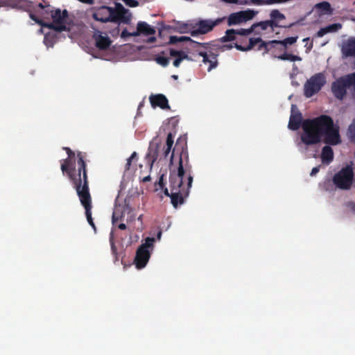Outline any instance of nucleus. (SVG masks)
<instances>
[{"instance_id":"nucleus-32","label":"nucleus","mask_w":355,"mask_h":355,"mask_svg":"<svg viewBox=\"0 0 355 355\" xmlns=\"http://www.w3.org/2000/svg\"><path fill=\"white\" fill-rule=\"evenodd\" d=\"M348 135L350 140L355 143V119L348 128Z\"/></svg>"},{"instance_id":"nucleus-36","label":"nucleus","mask_w":355,"mask_h":355,"mask_svg":"<svg viewBox=\"0 0 355 355\" xmlns=\"http://www.w3.org/2000/svg\"><path fill=\"white\" fill-rule=\"evenodd\" d=\"M169 54L171 56L180 58V56L187 55L184 51H177L173 49H170Z\"/></svg>"},{"instance_id":"nucleus-43","label":"nucleus","mask_w":355,"mask_h":355,"mask_svg":"<svg viewBox=\"0 0 355 355\" xmlns=\"http://www.w3.org/2000/svg\"><path fill=\"white\" fill-rule=\"evenodd\" d=\"M320 166L313 167L310 173L311 176H315L320 171Z\"/></svg>"},{"instance_id":"nucleus-44","label":"nucleus","mask_w":355,"mask_h":355,"mask_svg":"<svg viewBox=\"0 0 355 355\" xmlns=\"http://www.w3.org/2000/svg\"><path fill=\"white\" fill-rule=\"evenodd\" d=\"M78 1L82 3L89 4V5H92L94 3V0H78Z\"/></svg>"},{"instance_id":"nucleus-45","label":"nucleus","mask_w":355,"mask_h":355,"mask_svg":"<svg viewBox=\"0 0 355 355\" xmlns=\"http://www.w3.org/2000/svg\"><path fill=\"white\" fill-rule=\"evenodd\" d=\"M277 2H279V0H267L266 1V4H272V3H277Z\"/></svg>"},{"instance_id":"nucleus-2","label":"nucleus","mask_w":355,"mask_h":355,"mask_svg":"<svg viewBox=\"0 0 355 355\" xmlns=\"http://www.w3.org/2000/svg\"><path fill=\"white\" fill-rule=\"evenodd\" d=\"M288 128L297 130L302 126L300 135L302 142L311 146L323 141L328 145H337L341 142L339 130L334 125L332 118L327 115H320L313 119L302 120V113L295 105H291V113L288 122Z\"/></svg>"},{"instance_id":"nucleus-25","label":"nucleus","mask_w":355,"mask_h":355,"mask_svg":"<svg viewBox=\"0 0 355 355\" xmlns=\"http://www.w3.org/2000/svg\"><path fill=\"white\" fill-rule=\"evenodd\" d=\"M321 159L324 164L329 165L334 159V151L329 146H325L322 149Z\"/></svg>"},{"instance_id":"nucleus-3","label":"nucleus","mask_w":355,"mask_h":355,"mask_svg":"<svg viewBox=\"0 0 355 355\" xmlns=\"http://www.w3.org/2000/svg\"><path fill=\"white\" fill-rule=\"evenodd\" d=\"M68 155L67 158L62 160L61 162V171L63 175H66L73 184V187H78V185L85 184V181L89 183L87 164H86V153L78 152L76 155L77 166L76 168V153L72 151L69 147H64Z\"/></svg>"},{"instance_id":"nucleus-14","label":"nucleus","mask_w":355,"mask_h":355,"mask_svg":"<svg viewBox=\"0 0 355 355\" xmlns=\"http://www.w3.org/2000/svg\"><path fill=\"white\" fill-rule=\"evenodd\" d=\"M95 45L99 50H106L111 45L112 41L107 35H103L100 31H96L93 35Z\"/></svg>"},{"instance_id":"nucleus-46","label":"nucleus","mask_w":355,"mask_h":355,"mask_svg":"<svg viewBox=\"0 0 355 355\" xmlns=\"http://www.w3.org/2000/svg\"><path fill=\"white\" fill-rule=\"evenodd\" d=\"M151 178L150 175H148V176H146L144 177L143 179H142V182H149Z\"/></svg>"},{"instance_id":"nucleus-11","label":"nucleus","mask_w":355,"mask_h":355,"mask_svg":"<svg viewBox=\"0 0 355 355\" xmlns=\"http://www.w3.org/2000/svg\"><path fill=\"white\" fill-rule=\"evenodd\" d=\"M69 13L67 10L61 11L60 9H56L51 12V19L52 22L49 24H44L45 26L54 30L56 32H62L69 30L67 28V21Z\"/></svg>"},{"instance_id":"nucleus-37","label":"nucleus","mask_w":355,"mask_h":355,"mask_svg":"<svg viewBox=\"0 0 355 355\" xmlns=\"http://www.w3.org/2000/svg\"><path fill=\"white\" fill-rule=\"evenodd\" d=\"M122 1L129 7H137L139 6V2L136 0H122Z\"/></svg>"},{"instance_id":"nucleus-20","label":"nucleus","mask_w":355,"mask_h":355,"mask_svg":"<svg viewBox=\"0 0 355 355\" xmlns=\"http://www.w3.org/2000/svg\"><path fill=\"white\" fill-rule=\"evenodd\" d=\"M155 33V30L145 21H139L137 26V31L134 32V36L140 35H152Z\"/></svg>"},{"instance_id":"nucleus-47","label":"nucleus","mask_w":355,"mask_h":355,"mask_svg":"<svg viewBox=\"0 0 355 355\" xmlns=\"http://www.w3.org/2000/svg\"><path fill=\"white\" fill-rule=\"evenodd\" d=\"M118 227H119V229H120L121 230H124L126 229V225L124 223H121L119 225Z\"/></svg>"},{"instance_id":"nucleus-5","label":"nucleus","mask_w":355,"mask_h":355,"mask_svg":"<svg viewBox=\"0 0 355 355\" xmlns=\"http://www.w3.org/2000/svg\"><path fill=\"white\" fill-rule=\"evenodd\" d=\"M347 89L351 92L353 98H355V72L343 76L332 83L331 92L339 100H343L345 97Z\"/></svg>"},{"instance_id":"nucleus-12","label":"nucleus","mask_w":355,"mask_h":355,"mask_svg":"<svg viewBox=\"0 0 355 355\" xmlns=\"http://www.w3.org/2000/svg\"><path fill=\"white\" fill-rule=\"evenodd\" d=\"M325 83V77L322 73H319L315 74L305 83L304 86V95L306 98L311 97L321 89Z\"/></svg>"},{"instance_id":"nucleus-23","label":"nucleus","mask_w":355,"mask_h":355,"mask_svg":"<svg viewBox=\"0 0 355 355\" xmlns=\"http://www.w3.org/2000/svg\"><path fill=\"white\" fill-rule=\"evenodd\" d=\"M342 52L346 57L355 56V38H350L343 44Z\"/></svg>"},{"instance_id":"nucleus-39","label":"nucleus","mask_w":355,"mask_h":355,"mask_svg":"<svg viewBox=\"0 0 355 355\" xmlns=\"http://www.w3.org/2000/svg\"><path fill=\"white\" fill-rule=\"evenodd\" d=\"M188 58V55H184V56H180V58H177L174 61H173V65L175 67H178L181 63V62L184 60V59H186Z\"/></svg>"},{"instance_id":"nucleus-49","label":"nucleus","mask_w":355,"mask_h":355,"mask_svg":"<svg viewBox=\"0 0 355 355\" xmlns=\"http://www.w3.org/2000/svg\"><path fill=\"white\" fill-rule=\"evenodd\" d=\"M161 236H162V231H159L157 233V239L159 240Z\"/></svg>"},{"instance_id":"nucleus-17","label":"nucleus","mask_w":355,"mask_h":355,"mask_svg":"<svg viewBox=\"0 0 355 355\" xmlns=\"http://www.w3.org/2000/svg\"><path fill=\"white\" fill-rule=\"evenodd\" d=\"M130 211L131 207L129 204L126 203V201H125L123 205H116L112 216V223H115L119 220H122L124 218L125 213L126 211L129 213Z\"/></svg>"},{"instance_id":"nucleus-48","label":"nucleus","mask_w":355,"mask_h":355,"mask_svg":"<svg viewBox=\"0 0 355 355\" xmlns=\"http://www.w3.org/2000/svg\"><path fill=\"white\" fill-rule=\"evenodd\" d=\"M233 47H234V45H232V44H225V45L223 46V48L225 49H231Z\"/></svg>"},{"instance_id":"nucleus-10","label":"nucleus","mask_w":355,"mask_h":355,"mask_svg":"<svg viewBox=\"0 0 355 355\" xmlns=\"http://www.w3.org/2000/svg\"><path fill=\"white\" fill-rule=\"evenodd\" d=\"M354 171L350 166H347L335 173L332 178L334 184L341 190H349L353 183Z\"/></svg>"},{"instance_id":"nucleus-26","label":"nucleus","mask_w":355,"mask_h":355,"mask_svg":"<svg viewBox=\"0 0 355 355\" xmlns=\"http://www.w3.org/2000/svg\"><path fill=\"white\" fill-rule=\"evenodd\" d=\"M29 1L22 0H0V7L9 6L12 8H22L26 6V2Z\"/></svg>"},{"instance_id":"nucleus-15","label":"nucleus","mask_w":355,"mask_h":355,"mask_svg":"<svg viewBox=\"0 0 355 355\" xmlns=\"http://www.w3.org/2000/svg\"><path fill=\"white\" fill-rule=\"evenodd\" d=\"M149 101L153 107H159L162 110L170 109L167 98L162 94H151Z\"/></svg>"},{"instance_id":"nucleus-13","label":"nucleus","mask_w":355,"mask_h":355,"mask_svg":"<svg viewBox=\"0 0 355 355\" xmlns=\"http://www.w3.org/2000/svg\"><path fill=\"white\" fill-rule=\"evenodd\" d=\"M217 24V21L211 20H200L198 23L196 24L194 29L191 31V35L195 37L198 35L206 34L211 31Z\"/></svg>"},{"instance_id":"nucleus-42","label":"nucleus","mask_w":355,"mask_h":355,"mask_svg":"<svg viewBox=\"0 0 355 355\" xmlns=\"http://www.w3.org/2000/svg\"><path fill=\"white\" fill-rule=\"evenodd\" d=\"M346 206L350 209V211L355 214V202H348L346 203Z\"/></svg>"},{"instance_id":"nucleus-40","label":"nucleus","mask_w":355,"mask_h":355,"mask_svg":"<svg viewBox=\"0 0 355 355\" xmlns=\"http://www.w3.org/2000/svg\"><path fill=\"white\" fill-rule=\"evenodd\" d=\"M134 32L130 33L125 28L121 33V37L122 39H126L128 37L134 36Z\"/></svg>"},{"instance_id":"nucleus-30","label":"nucleus","mask_w":355,"mask_h":355,"mask_svg":"<svg viewBox=\"0 0 355 355\" xmlns=\"http://www.w3.org/2000/svg\"><path fill=\"white\" fill-rule=\"evenodd\" d=\"M243 22L252 19L257 14V12L252 10H247L244 11H240Z\"/></svg>"},{"instance_id":"nucleus-34","label":"nucleus","mask_w":355,"mask_h":355,"mask_svg":"<svg viewBox=\"0 0 355 355\" xmlns=\"http://www.w3.org/2000/svg\"><path fill=\"white\" fill-rule=\"evenodd\" d=\"M155 239L152 237H148L145 243L141 245L139 248H144V250H148V248L153 246Z\"/></svg>"},{"instance_id":"nucleus-27","label":"nucleus","mask_w":355,"mask_h":355,"mask_svg":"<svg viewBox=\"0 0 355 355\" xmlns=\"http://www.w3.org/2000/svg\"><path fill=\"white\" fill-rule=\"evenodd\" d=\"M243 22L241 12H234L230 15L227 19L229 26L239 24Z\"/></svg>"},{"instance_id":"nucleus-50","label":"nucleus","mask_w":355,"mask_h":355,"mask_svg":"<svg viewBox=\"0 0 355 355\" xmlns=\"http://www.w3.org/2000/svg\"><path fill=\"white\" fill-rule=\"evenodd\" d=\"M171 78L173 79H174V80H178V75H172Z\"/></svg>"},{"instance_id":"nucleus-22","label":"nucleus","mask_w":355,"mask_h":355,"mask_svg":"<svg viewBox=\"0 0 355 355\" xmlns=\"http://www.w3.org/2000/svg\"><path fill=\"white\" fill-rule=\"evenodd\" d=\"M342 28V25L340 24L336 23L329 25L326 27L321 28L315 34V37H322L324 35L329 33H334L338 31L339 29Z\"/></svg>"},{"instance_id":"nucleus-29","label":"nucleus","mask_w":355,"mask_h":355,"mask_svg":"<svg viewBox=\"0 0 355 355\" xmlns=\"http://www.w3.org/2000/svg\"><path fill=\"white\" fill-rule=\"evenodd\" d=\"M277 58L279 60H290L292 62L300 61L302 60V58L298 55H295L289 54V53H284L279 55L277 57Z\"/></svg>"},{"instance_id":"nucleus-7","label":"nucleus","mask_w":355,"mask_h":355,"mask_svg":"<svg viewBox=\"0 0 355 355\" xmlns=\"http://www.w3.org/2000/svg\"><path fill=\"white\" fill-rule=\"evenodd\" d=\"M74 189L79 198L80 204L85 209V216L88 223L94 228V230H96V226L92 217V205L89 183H87L86 181H85L84 184H81V186L78 185V187H74Z\"/></svg>"},{"instance_id":"nucleus-35","label":"nucleus","mask_w":355,"mask_h":355,"mask_svg":"<svg viewBox=\"0 0 355 355\" xmlns=\"http://www.w3.org/2000/svg\"><path fill=\"white\" fill-rule=\"evenodd\" d=\"M137 157V153L136 152H133L130 157L127 159V162L125 165V170L128 171L130 168L132 161Z\"/></svg>"},{"instance_id":"nucleus-31","label":"nucleus","mask_w":355,"mask_h":355,"mask_svg":"<svg viewBox=\"0 0 355 355\" xmlns=\"http://www.w3.org/2000/svg\"><path fill=\"white\" fill-rule=\"evenodd\" d=\"M270 16L271 19L277 21L285 19L284 15L281 13L278 10H272L270 14Z\"/></svg>"},{"instance_id":"nucleus-16","label":"nucleus","mask_w":355,"mask_h":355,"mask_svg":"<svg viewBox=\"0 0 355 355\" xmlns=\"http://www.w3.org/2000/svg\"><path fill=\"white\" fill-rule=\"evenodd\" d=\"M150 252L148 250H144V248H139L136 252L135 263L137 268H142L146 266L149 259Z\"/></svg>"},{"instance_id":"nucleus-52","label":"nucleus","mask_w":355,"mask_h":355,"mask_svg":"<svg viewBox=\"0 0 355 355\" xmlns=\"http://www.w3.org/2000/svg\"><path fill=\"white\" fill-rule=\"evenodd\" d=\"M141 218H142V215H140V216L138 217V220H141Z\"/></svg>"},{"instance_id":"nucleus-19","label":"nucleus","mask_w":355,"mask_h":355,"mask_svg":"<svg viewBox=\"0 0 355 355\" xmlns=\"http://www.w3.org/2000/svg\"><path fill=\"white\" fill-rule=\"evenodd\" d=\"M190 42L191 43H193L195 44L194 47L196 46H202L205 48V49H208L209 48V43H200L196 42L193 40H191L189 37L187 36H176V35H172L169 37L168 44H176L178 42Z\"/></svg>"},{"instance_id":"nucleus-33","label":"nucleus","mask_w":355,"mask_h":355,"mask_svg":"<svg viewBox=\"0 0 355 355\" xmlns=\"http://www.w3.org/2000/svg\"><path fill=\"white\" fill-rule=\"evenodd\" d=\"M155 61L157 62V64L164 67L168 66L169 63V59L166 57L162 55L157 56V58H155Z\"/></svg>"},{"instance_id":"nucleus-38","label":"nucleus","mask_w":355,"mask_h":355,"mask_svg":"<svg viewBox=\"0 0 355 355\" xmlns=\"http://www.w3.org/2000/svg\"><path fill=\"white\" fill-rule=\"evenodd\" d=\"M110 245H111L112 252V253L114 254H116V245L114 244L113 233H111V235H110Z\"/></svg>"},{"instance_id":"nucleus-18","label":"nucleus","mask_w":355,"mask_h":355,"mask_svg":"<svg viewBox=\"0 0 355 355\" xmlns=\"http://www.w3.org/2000/svg\"><path fill=\"white\" fill-rule=\"evenodd\" d=\"M198 55L202 57V62L205 64H209L208 71H210L212 69L217 66V55L214 53L209 51H199Z\"/></svg>"},{"instance_id":"nucleus-53","label":"nucleus","mask_w":355,"mask_h":355,"mask_svg":"<svg viewBox=\"0 0 355 355\" xmlns=\"http://www.w3.org/2000/svg\"><path fill=\"white\" fill-rule=\"evenodd\" d=\"M309 40V37H307V38L304 39V40H303V41H304V42H305V41H307V40Z\"/></svg>"},{"instance_id":"nucleus-28","label":"nucleus","mask_w":355,"mask_h":355,"mask_svg":"<svg viewBox=\"0 0 355 355\" xmlns=\"http://www.w3.org/2000/svg\"><path fill=\"white\" fill-rule=\"evenodd\" d=\"M195 26H192L191 24H189L187 23H181L179 24L177 27V31L180 33H190L191 31L194 29Z\"/></svg>"},{"instance_id":"nucleus-6","label":"nucleus","mask_w":355,"mask_h":355,"mask_svg":"<svg viewBox=\"0 0 355 355\" xmlns=\"http://www.w3.org/2000/svg\"><path fill=\"white\" fill-rule=\"evenodd\" d=\"M173 135L171 132L168 133L166 141V145L163 147V152L162 153V155H160V159H166L168 156L171 148L173 145ZM161 147V144L158 141L157 137H155L153 141L150 142L149 148H148V152L146 155V159L148 162L149 163L150 168H152L153 164L159 158V148Z\"/></svg>"},{"instance_id":"nucleus-4","label":"nucleus","mask_w":355,"mask_h":355,"mask_svg":"<svg viewBox=\"0 0 355 355\" xmlns=\"http://www.w3.org/2000/svg\"><path fill=\"white\" fill-rule=\"evenodd\" d=\"M114 8L102 6L93 9L92 17L96 21L101 23L113 22L130 24L132 20V13L118 2L114 3Z\"/></svg>"},{"instance_id":"nucleus-41","label":"nucleus","mask_w":355,"mask_h":355,"mask_svg":"<svg viewBox=\"0 0 355 355\" xmlns=\"http://www.w3.org/2000/svg\"><path fill=\"white\" fill-rule=\"evenodd\" d=\"M267 21L270 23L269 27H270L272 31H273L274 28H275V27H282V26H280L277 24V21H275L272 19H271L270 20H267Z\"/></svg>"},{"instance_id":"nucleus-1","label":"nucleus","mask_w":355,"mask_h":355,"mask_svg":"<svg viewBox=\"0 0 355 355\" xmlns=\"http://www.w3.org/2000/svg\"><path fill=\"white\" fill-rule=\"evenodd\" d=\"M179 156V164L177 171H171L169 175V189L165 187L164 182V174L160 175L158 185L164 189V193L171 198V202L175 208L184 203V200L189 194L192 186V166L189 160L187 137L180 136L172 151L170 162H173L175 155Z\"/></svg>"},{"instance_id":"nucleus-51","label":"nucleus","mask_w":355,"mask_h":355,"mask_svg":"<svg viewBox=\"0 0 355 355\" xmlns=\"http://www.w3.org/2000/svg\"><path fill=\"white\" fill-rule=\"evenodd\" d=\"M155 37H153L150 38V42H153V41H155Z\"/></svg>"},{"instance_id":"nucleus-21","label":"nucleus","mask_w":355,"mask_h":355,"mask_svg":"<svg viewBox=\"0 0 355 355\" xmlns=\"http://www.w3.org/2000/svg\"><path fill=\"white\" fill-rule=\"evenodd\" d=\"M314 9L316 10L318 15L322 16L324 15H331L333 13V9L331 4L327 1H322L316 3L314 6Z\"/></svg>"},{"instance_id":"nucleus-8","label":"nucleus","mask_w":355,"mask_h":355,"mask_svg":"<svg viewBox=\"0 0 355 355\" xmlns=\"http://www.w3.org/2000/svg\"><path fill=\"white\" fill-rule=\"evenodd\" d=\"M297 40V37H286L283 40H272L268 42H264L262 40L261 37H257V39L250 40V44L245 47L242 48L241 46L237 47L241 50H248L253 49L257 44H259L257 51H261V49H264V53H267L272 48L275 47L276 44H280L284 46H286L288 44H293L296 42Z\"/></svg>"},{"instance_id":"nucleus-9","label":"nucleus","mask_w":355,"mask_h":355,"mask_svg":"<svg viewBox=\"0 0 355 355\" xmlns=\"http://www.w3.org/2000/svg\"><path fill=\"white\" fill-rule=\"evenodd\" d=\"M270 23L266 21L255 23L251 26L250 28H240V29H228L225 32V35L221 37L220 40L223 42H230V40H236L235 35L239 34L241 35H249L252 33L255 34H261V31H265L269 27Z\"/></svg>"},{"instance_id":"nucleus-24","label":"nucleus","mask_w":355,"mask_h":355,"mask_svg":"<svg viewBox=\"0 0 355 355\" xmlns=\"http://www.w3.org/2000/svg\"><path fill=\"white\" fill-rule=\"evenodd\" d=\"M247 36L248 35H239V34H236L235 35V37H236V39L234 40L233 41H236V42H234V47L237 50H239V51H248L250 50V49L241 50V49H239L237 48V47H239V46H241L242 48H245V47L248 46L250 44V40H253L254 39L253 37L248 39Z\"/></svg>"}]
</instances>
